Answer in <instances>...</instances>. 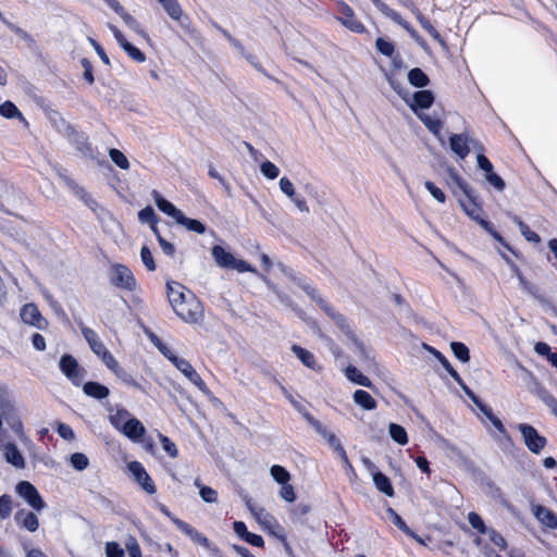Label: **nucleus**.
<instances>
[{
	"label": "nucleus",
	"instance_id": "nucleus-1",
	"mask_svg": "<svg viewBox=\"0 0 557 557\" xmlns=\"http://www.w3.org/2000/svg\"><path fill=\"white\" fill-rule=\"evenodd\" d=\"M407 101L405 103L411 109L417 117L424 124V126L436 137L440 138L443 122L436 111L432 115L423 112L425 109H430L434 103L435 96L432 90L422 89L413 92L412 95L408 91V96L405 97Z\"/></svg>",
	"mask_w": 557,
	"mask_h": 557
},
{
	"label": "nucleus",
	"instance_id": "nucleus-2",
	"mask_svg": "<svg viewBox=\"0 0 557 557\" xmlns=\"http://www.w3.org/2000/svg\"><path fill=\"white\" fill-rule=\"evenodd\" d=\"M211 256L215 264L221 269H232L239 273L251 272L256 275L259 274V271L255 267L245 260L235 258L231 251L226 250L221 245H214L211 248Z\"/></svg>",
	"mask_w": 557,
	"mask_h": 557
},
{
	"label": "nucleus",
	"instance_id": "nucleus-3",
	"mask_svg": "<svg viewBox=\"0 0 557 557\" xmlns=\"http://www.w3.org/2000/svg\"><path fill=\"white\" fill-rule=\"evenodd\" d=\"M324 312L334 321L338 329L352 343L354 351L359 355L360 358L368 359L369 356L367 348L355 334L354 329L348 322L347 318L341 312L336 311L332 306H324Z\"/></svg>",
	"mask_w": 557,
	"mask_h": 557
},
{
	"label": "nucleus",
	"instance_id": "nucleus-4",
	"mask_svg": "<svg viewBox=\"0 0 557 557\" xmlns=\"http://www.w3.org/2000/svg\"><path fill=\"white\" fill-rule=\"evenodd\" d=\"M0 412L15 432L23 429L16 414L14 394L4 383H0Z\"/></svg>",
	"mask_w": 557,
	"mask_h": 557
},
{
	"label": "nucleus",
	"instance_id": "nucleus-5",
	"mask_svg": "<svg viewBox=\"0 0 557 557\" xmlns=\"http://www.w3.org/2000/svg\"><path fill=\"white\" fill-rule=\"evenodd\" d=\"M174 312L187 323H197L203 317L201 302L191 292H188V298L177 305L172 306Z\"/></svg>",
	"mask_w": 557,
	"mask_h": 557
},
{
	"label": "nucleus",
	"instance_id": "nucleus-6",
	"mask_svg": "<svg viewBox=\"0 0 557 557\" xmlns=\"http://www.w3.org/2000/svg\"><path fill=\"white\" fill-rule=\"evenodd\" d=\"M159 350L172 361V363L180 370L193 384H195L201 392H208V387L194 367L186 359L180 358L174 355H169L163 345H157Z\"/></svg>",
	"mask_w": 557,
	"mask_h": 557
},
{
	"label": "nucleus",
	"instance_id": "nucleus-7",
	"mask_svg": "<svg viewBox=\"0 0 557 557\" xmlns=\"http://www.w3.org/2000/svg\"><path fill=\"white\" fill-rule=\"evenodd\" d=\"M517 429L521 433L527 448L534 455H540L547 445V438L539 433L531 424L519 423Z\"/></svg>",
	"mask_w": 557,
	"mask_h": 557
},
{
	"label": "nucleus",
	"instance_id": "nucleus-8",
	"mask_svg": "<svg viewBox=\"0 0 557 557\" xmlns=\"http://www.w3.org/2000/svg\"><path fill=\"white\" fill-rule=\"evenodd\" d=\"M109 281L117 288L133 292L136 288V280L132 271L124 264L115 263L109 270Z\"/></svg>",
	"mask_w": 557,
	"mask_h": 557
},
{
	"label": "nucleus",
	"instance_id": "nucleus-9",
	"mask_svg": "<svg viewBox=\"0 0 557 557\" xmlns=\"http://www.w3.org/2000/svg\"><path fill=\"white\" fill-rule=\"evenodd\" d=\"M60 371L76 386L83 382L86 371L81 368L77 360L70 354H64L59 362Z\"/></svg>",
	"mask_w": 557,
	"mask_h": 557
},
{
	"label": "nucleus",
	"instance_id": "nucleus-10",
	"mask_svg": "<svg viewBox=\"0 0 557 557\" xmlns=\"http://www.w3.org/2000/svg\"><path fill=\"white\" fill-rule=\"evenodd\" d=\"M15 491L18 496H21L34 510L41 511L46 507V503L40 496L38 490L30 482H18Z\"/></svg>",
	"mask_w": 557,
	"mask_h": 557
},
{
	"label": "nucleus",
	"instance_id": "nucleus-11",
	"mask_svg": "<svg viewBox=\"0 0 557 557\" xmlns=\"http://www.w3.org/2000/svg\"><path fill=\"white\" fill-rule=\"evenodd\" d=\"M127 469L133 475L135 482L140 485V487L148 493L149 495H152L157 492L156 484L151 476L148 474L144 466L139 461H131L127 465Z\"/></svg>",
	"mask_w": 557,
	"mask_h": 557
},
{
	"label": "nucleus",
	"instance_id": "nucleus-12",
	"mask_svg": "<svg viewBox=\"0 0 557 557\" xmlns=\"http://www.w3.org/2000/svg\"><path fill=\"white\" fill-rule=\"evenodd\" d=\"M338 16L337 20L349 30L356 34H363L366 32L364 25L356 17L354 10L345 2L337 5Z\"/></svg>",
	"mask_w": 557,
	"mask_h": 557
},
{
	"label": "nucleus",
	"instance_id": "nucleus-13",
	"mask_svg": "<svg viewBox=\"0 0 557 557\" xmlns=\"http://www.w3.org/2000/svg\"><path fill=\"white\" fill-rule=\"evenodd\" d=\"M168 15L178 22L180 26L187 32L191 30V22L187 15H184L183 9L177 0H158Z\"/></svg>",
	"mask_w": 557,
	"mask_h": 557
},
{
	"label": "nucleus",
	"instance_id": "nucleus-14",
	"mask_svg": "<svg viewBox=\"0 0 557 557\" xmlns=\"http://www.w3.org/2000/svg\"><path fill=\"white\" fill-rule=\"evenodd\" d=\"M176 528L183 532L185 535H187L194 543L202 546L207 550L210 552H218V548H212V544L209 541V539L197 531L194 527H191L189 523L185 522L184 520H176L175 521Z\"/></svg>",
	"mask_w": 557,
	"mask_h": 557
},
{
	"label": "nucleus",
	"instance_id": "nucleus-15",
	"mask_svg": "<svg viewBox=\"0 0 557 557\" xmlns=\"http://www.w3.org/2000/svg\"><path fill=\"white\" fill-rule=\"evenodd\" d=\"M20 315L23 322L39 330H44L48 325V321L41 315L38 307L35 304L24 305L21 309Z\"/></svg>",
	"mask_w": 557,
	"mask_h": 557
},
{
	"label": "nucleus",
	"instance_id": "nucleus-16",
	"mask_svg": "<svg viewBox=\"0 0 557 557\" xmlns=\"http://www.w3.org/2000/svg\"><path fill=\"white\" fill-rule=\"evenodd\" d=\"M471 194H472V197L466 196L467 200L466 201L459 200V202H460V206L462 207L463 211L466 212V214L480 225V222L486 221V220L481 216V213L483 212V210H482L479 195L476 194L475 190H472Z\"/></svg>",
	"mask_w": 557,
	"mask_h": 557
},
{
	"label": "nucleus",
	"instance_id": "nucleus-17",
	"mask_svg": "<svg viewBox=\"0 0 557 557\" xmlns=\"http://www.w3.org/2000/svg\"><path fill=\"white\" fill-rule=\"evenodd\" d=\"M506 260L507 262L509 263L513 274L517 276V278L519 280V283H520V286L528 293L530 294L532 297H534L537 301H540L541 304H546L547 300L546 298L540 293V289L536 285L530 283L529 281H527V278L524 277V275L522 274V272L520 271L519 267L512 262L509 258L506 257Z\"/></svg>",
	"mask_w": 557,
	"mask_h": 557
},
{
	"label": "nucleus",
	"instance_id": "nucleus-18",
	"mask_svg": "<svg viewBox=\"0 0 557 557\" xmlns=\"http://www.w3.org/2000/svg\"><path fill=\"white\" fill-rule=\"evenodd\" d=\"M473 140L469 138V136L465 133L462 134H451L449 137V146L454 153H456L460 159H465L469 152V143Z\"/></svg>",
	"mask_w": 557,
	"mask_h": 557
},
{
	"label": "nucleus",
	"instance_id": "nucleus-19",
	"mask_svg": "<svg viewBox=\"0 0 557 557\" xmlns=\"http://www.w3.org/2000/svg\"><path fill=\"white\" fill-rule=\"evenodd\" d=\"M67 136L72 144L76 147L78 151H81L85 156L92 154V148L90 143L88 141V137L84 133L77 132L73 126L67 125Z\"/></svg>",
	"mask_w": 557,
	"mask_h": 557
},
{
	"label": "nucleus",
	"instance_id": "nucleus-20",
	"mask_svg": "<svg viewBox=\"0 0 557 557\" xmlns=\"http://www.w3.org/2000/svg\"><path fill=\"white\" fill-rule=\"evenodd\" d=\"M112 372L125 385L134 387L135 389H137L141 393H147V388H146L147 381L144 380L143 377H140L139 380L134 377L129 371L120 367V364Z\"/></svg>",
	"mask_w": 557,
	"mask_h": 557
},
{
	"label": "nucleus",
	"instance_id": "nucleus-21",
	"mask_svg": "<svg viewBox=\"0 0 557 557\" xmlns=\"http://www.w3.org/2000/svg\"><path fill=\"white\" fill-rule=\"evenodd\" d=\"M121 431L133 442L140 441L146 433L144 424L137 418H128L123 424Z\"/></svg>",
	"mask_w": 557,
	"mask_h": 557
},
{
	"label": "nucleus",
	"instance_id": "nucleus-22",
	"mask_svg": "<svg viewBox=\"0 0 557 557\" xmlns=\"http://www.w3.org/2000/svg\"><path fill=\"white\" fill-rule=\"evenodd\" d=\"M151 195L157 208L164 214L173 218L175 222H177L178 216H181L183 212L177 209L171 201L165 199L158 190H152Z\"/></svg>",
	"mask_w": 557,
	"mask_h": 557
},
{
	"label": "nucleus",
	"instance_id": "nucleus-23",
	"mask_svg": "<svg viewBox=\"0 0 557 557\" xmlns=\"http://www.w3.org/2000/svg\"><path fill=\"white\" fill-rule=\"evenodd\" d=\"M14 519L17 525H20L23 529H26L29 532L37 531L39 527L37 516L34 512L27 511L25 509L17 510L15 512Z\"/></svg>",
	"mask_w": 557,
	"mask_h": 557
},
{
	"label": "nucleus",
	"instance_id": "nucleus-24",
	"mask_svg": "<svg viewBox=\"0 0 557 557\" xmlns=\"http://www.w3.org/2000/svg\"><path fill=\"white\" fill-rule=\"evenodd\" d=\"M78 325L82 335L84 336L85 341L88 343L90 349L95 355H98L106 348L104 344L92 329L86 326L83 322H79Z\"/></svg>",
	"mask_w": 557,
	"mask_h": 557
},
{
	"label": "nucleus",
	"instance_id": "nucleus-25",
	"mask_svg": "<svg viewBox=\"0 0 557 557\" xmlns=\"http://www.w3.org/2000/svg\"><path fill=\"white\" fill-rule=\"evenodd\" d=\"M290 350L294 355L301 361V363L311 369V370H321V367L318 364L314 355L306 348L297 344H293Z\"/></svg>",
	"mask_w": 557,
	"mask_h": 557
},
{
	"label": "nucleus",
	"instance_id": "nucleus-26",
	"mask_svg": "<svg viewBox=\"0 0 557 557\" xmlns=\"http://www.w3.org/2000/svg\"><path fill=\"white\" fill-rule=\"evenodd\" d=\"M476 408L486 417V419L493 424V426L499 433H502L504 435L506 441L511 444L512 443L511 437L509 436V434H508L506 428L504 426L502 420L494 414L492 408L490 406H487L486 404H484V403L478 404Z\"/></svg>",
	"mask_w": 557,
	"mask_h": 557
},
{
	"label": "nucleus",
	"instance_id": "nucleus-27",
	"mask_svg": "<svg viewBox=\"0 0 557 557\" xmlns=\"http://www.w3.org/2000/svg\"><path fill=\"white\" fill-rule=\"evenodd\" d=\"M257 276L260 277L264 282L267 287L276 296L277 300L283 306L290 308L293 310L296 308V305L294 304L293 299L287 294L280 290V288L267 275L261 274L259 272V274Z\"/></svg>",
	"mask_w": 557,
	"mask_h": 557
},
{
	"label": "nucleus",
	"instance_id": "nucleus-28",
	"mask_svg": "<svg viewBox=\"0 0 557 557\" xmlns=\"http://www.w3.org/2000/svg\"><path fill=\"white\" fill-rule=\"evenodd\" d=\"M184 289L185 287L178 282L166 283V293L171 307L188 298V293L186 294Z\"/></svg>",
	"mask_w": 557,
	"mask_h": 557
},
{
	"label": "nucleus",
	"instance_id": "nucleus-29",
	"mask_svg": "<svg viewBox=\"0 0 557 557\" xmlns=\"http://www.w3.org/2000/svg\"><path fill=\"white\" fill-rule=\"evenodd\" d=\"M0 115L9 120L17 119L26 128L29 126L28 121L24 117L18 108L10 100L0 104Z\"/></svg>",
	"mask_w": 557,
	"mask_h": 557
},
{
	"label": "nucleus",
	"instance_id": "nucleus-30",
	"mask_svg": "<svg viewBox=\"0 0 557 557\" xmlns=\"http://www.w3.org/2000/svg\"><path fill=\"white\" fill-rule=\"evenodd\" d=\"M83 392L95 399L101 400L109 396L110 389L99 382L89 381L83 385Z\"/></svg>",
	"mask_w": 557,
	"mask_h": 557
},
{
	"label": "nucleus",
	"instance_id": "nucleus-31",
	"mask_svg": "<svg viewBox=\"0 0 557 557\" xmlns=\"http://www.w3.org/2000/svg\"><path fill=\"white\" fill-rule=\"evenodd\" d=\"M4 456L5 460L15 468L23 469L25 467L24 457L15 444L9 443L5 445Z\"/></svg>",
	"mask_w": 557,
	"mask_h": 557
},
{
	"label": "nucleus",
	"instance_id": "nucleus-32",
	"mask_svg": "<svg viewBox=\"0 0 557 557\" xmlns=\"http://www.w3.org/2000/svg\"><path fill=\"white\" fill-rule=\"evenodd\" d=\"M373 483L375 487L383 494L388 497H393L395 495V491L391 479L381 472L380 470L372 475Z\"/></svg>",
	"mask_w": 557,
	"mask_h": 557
},
{
	"label": "nucleus",
	"instance_id": "nucleus-33",
	"mask_svg": "<svg viewBox=\"0 0 557 557\" xmlns=\"http://www.w3.org/2000/svg\"><path fill=\"white\" fill-rule=\"evenodd\" d=\"M535 517L547 528L557 529V515L553 510L544 506H537Z\"/></svg>",
	"mask_w": 557,
	"mask_h": 557
},
{
	"label": "nucleus",
	"instance_id": "nucleus-34",
	"mask_svg": "<svg viewBox=\"0 0 557 557\" xmlns=\"http://www.w3.org/2000/svg\"><path fill=\"white\" fill-rule=\"evenodd\" d=\"M508 216L512 220V222L515 224H517L520 233L528 242L535 243V244L541 242L540 235L537 233L531 231L530 227L521 220L520 216L512 214V213H508Z\"/></svg>",
	"mask_w": 557,
	"mask_h": 557
},
{
	"label": "nucleus",
	"instance_id": "nucleus-35",
	"mask_svg": "<svg viewBox=\"0 0 557 557\" xmlns=\"http://www.w3.org/2000/svg\"><path fill=\"white\" fill-rule=\"evenodd\" d=\"M352 398L355 404L364 410H373L376 408V400L367 391H355Z\"/></svg>",
	"mask_w": 557,
	"mask_h": 557
},
{
	"label": "nucleus",
	"instance_id": "nucleus-36",
	"mask_svg": "<svg viewBox=\"0 0 557 557\" xmlns=\"http://www.w3.org/2000/svg\"><path fill=\"white\" fill-rule=\"evenodd\" d=\"M345 375L350 382H352L355 384H358V385H361L364 387H369V388L372 387L371 380L368 376H366L364 374H362L355 366L349 364L345 369Z\"/></svg>",
	"mask_w": 557,
	"mask_h": 557
},
{
	"label": "nucleus",
	"instance_id": "nucleus-37",
	"mask_svg": "<svg viewBox=\"0 0 557 557\" xmlns=\"http://www.w3.org/2000/svg\"><path fill=\"white\" fill-rule=\"evenodd\" d=\"M298 286L324 311V306H331L319 294L318 289L310 285L306 278H299Z\"/></svg>",
	"mask_w": 557,
	"mask_h": 557
},
{
	"label": "nucleus",
	"instance_id": "nucleus-38",
	"mask_svg": "<svg viewBox=\"0 0 557 557\" xmlns=\"http://www.w3.org/2000/svg\"><path fill=\"white\" fill-rule=\"evenodd\" d=\"M407 77L409 84L416 88H424L430 84L429 76L420 67L411 69Z\"/></svg>",
	"mask_w": 557,
	"mask_h": 557
},
{
	"label": "nucleus",
	"instance_id": "nucleus-39",
	"mask_svg": "<svg viewBox=\"0 0 557 557\" xmlns=\"http://www.w3.org/2000/svg\"><path fill=\"white\" fill-rule=\"evenodd\" d=\"M176 223L184 226L189 232H195L197 234H205L207 231V226L201 221L187 218L184 213L178 216V221Z\"/></svg>",
	"mask_w": 557,
	"mask_h": 557
},
{
	"label": "nucleus",
	"instance_id": "nucleus-40",
	"mask_svg": "<svg viewBox=\"0 0 557 557\" xmlns=\"http://www.w3.org/2000/svg\"><path fill=\"white\" fill-rule=\"evenodd\" d=\"M533 393L550 409L557 406V398L541 383L535 382Z\"/></svg>",
	"mask_w": 557,
	"mask_h": 557
},
{
	"label": "nucleus",
	"instance_id": "nucleus-41",
	"mask_svg": "<svg viewBox=\"0 0 557 557\" xmlns=\"http://www.w3.org/2000/svg\"><path fill=\"white\" fill-rule=\"evenodd\" d=\"M0 21L15 35H17L21 39H23L28 46H33L35 44V40L33 36L17 26L16 24L10 22L4 15H2V18Z\"/></svg>",
	"mask_w": 557,
	"mask_h": 557
},
{
	"label": "nucleus",
	"instance_id": "nucleus-42",
	"mask_svg": "<svg viewBox=\"0 0 557 557\" xmlns=\"http://www.w3.org/2000/svg\"><path fill=\"white\" fill-rule=\"evenodd\" d=\"M0 21L15 35H17L21 39H23L28 46H33L35 44V40L33 36L17 26L16 24L10 22L4 15H2V18Z\"/></svg>",
	"mask_w": 557,
	"mask_h": 557
},
{
	"label": "nucleus",
	"instance_id": "nucleus-43",
	"mask_svg": "<svg viewBox=\"0 0 557 557\" xmlns=\"http://www.w3.org/2000/svg\"><path fill=\"white\" fill-rule=\"evenodd\" d=\"M388 432L394 442L399 445H406L408 443V434L404 426L397 423H389Z\"/></svg>",
	"mask_w": 557,
	"mask_h": 557
},
{
	"label": "nucleus",
	"instance_id": "nucleus-44",
	"mask_svg": "<svg viewBox=\"0 0 557 557\" xmlns=\"http://www.w3.org/2000/svg\"><path fill=\"white\" fill-rule=\"evenodd\" d=\"M116 14H119L121 16V18L124 21V23L127 25L128 28L136 32L137 34L146 35L145 32L143 30L139 22L134 16H132L128 12H126L123 7L120 8L119 11H116Z\"/></svg>",
	"mask_w": 557,
	"mask_h": 557
},
{
	"label": "nucleus",
	"instance_id": "nucleus-45",
	"mask_svg": "<svg viewBox=\"0 0 557 557\" xmlns=\"http://www.w3.org/2000/svg\"><path fill=\"white\" fill-rule=\"evenodd\" d=\"M384 76L386 81L388 82L389 86L393 88V90L404 100L407 101L405 97L408 96V89L405 88L400 82L395 77V75L392 72L384 71Z\"/></svg>",
	"mask_w": 557,
	"mask_h": 557
},
{
	"label": "nucleus",
	"instance_id": "nucleus-46",
	"mask_svg": "<svg viewBox=\"0 0 557 557\" xmlns=\"http://www.w3.org/2000/svg\"><path fill=\"white\" fill-rule=\"evenodd\" d=\"M450 349L454 356L461 362L466 363L470 360V350L463 343L451 342Z\"/></svg>",
	"mask_w": 557,
	"mask_h": 557
},
{
	"label": "nucleus",
	"instance_id": "nucleus-47",
	"mask_svg": "<svg viewBox=\"0 0 557 557\" xmlns=\"http://www.w3.org/2000/svg\"><path fill=\"white\" fill-rule=\"evenodd\" d=\"M449 178L461 189L465 196L472 197V187L468 185V183L457 173L455 169H448Z\"/></svg>",
	"mask_w": 557,
	"mask_h": 557
},
{
	"label": "nucleus",
	"instance_id": "nucleus-48",
	"mask_svg": "<svg viewBox=\"0 0 557 557\" xmlns=\"http://www.w3.org/2000/svg\"><path fill=\"white\" fill-rule=\"evenodd\" d=\"M371 2L385 16L389 17L395 23H400V14L397 11L391 9L382 0H371Z\"/></svg>",
	"mask_w": 557,
	"mask_h": 557
},
{
	"label": "nucleus",
	"instance_id": "nucleus-49",
	"mask_svg": "<svg viewBox=\"0 0 557 557\" xmlns=\"http://www.w3.org/2000/svg\"><path fill=\"white\" fill-rule=\"evenodd\" d=\"M371 2L385 16L389 17L395 23H400V14L397 11L391 9L382 0H371Z\"/></svg>",
	"mask_w": 557,
	"mask_h": 557
},
{
	"label": "nucleus",
	"instance_id": "nucleus-50",
	"mask_svg": "<svg viewBox=\"0 0 557 557\" xmlns=\"http://www.w3.org/2000/svg\"><path fill=\"white\" fill-rule=\"evenodd\" d=\"M480 226L487 232L496 242H498L503 247L508 250H511L509 244L505 240V238L495 230L493 224L490 221L480 222Z\"/></svg>",
	"mask_w": 557,
	"mask_h": 557
},
{
	"label": "nucleus",
	"instance_id": "nucleus-51",
	"mask_svg": "<svg viewBox=\"0 0 557 557\" xmlns=\"http://www.w3.org/2000/svg\"><path fill=\"white\" fill-rule=\"evenodd\" d=\"M270 473L272 478L281 485L288 483V481L290 480L289 472L283 466L280 465L272 466L270 469Z\"/></svg>",
	"mask_w": 557,
	"mask_h": 557
},
{
	"label": "nucleus",
	"instance_id": "nucleus-52",
	"mask_svg": "<svg viewBox=\"0 0 557 557\" xmlns=\"http://www.w3.org/2000/svg\"><path fill=\"white\" fill-rule=\"evenodd\" d=\"M256 519L260 524L270 531L273 527H280L275 518L261 507L259 508V513L256 516Z\"/></svg>",
	"mask_w": 557,
	"mask_h": 557
},
{
	"label": "nucleus",
	"instance_id": "nucleus-53",
	"mask_svg": "<svg viewBox=\"0 0 557 557\" xmlns=\"http://www.w3.org/2000/svg\"><path fill=\"white\" fill-rule=\"evenodd\" d=\"M386 513L388 518L392 520V522L404 533L411 535L412 531L409 529L405 520L392 508L388 507L386 509Z\"/></svg>",
	"mask_w": 557,
	"mask_h": 557
},
{
	"label": "nucleus",
	"instance_id": "nucleus-54",
	"mask_svg": "<svg viewBox=\"0 0 557 557\" xmlns=\"http://www.w3.org/2000/svg\"><path fill=\"white\" fill-rule=\"evenodd\" d=\"M109 156L112 162L122 170H127L129 168V162L126 156L119 149L111 148L109 150Z\"/></svg>",
	"mask_w": 557,
	"mask_h": 557
},
{
	"label": "nucleus",
	"instance_id": "nucleus-55",
	"mask_svg": "<svg viewBox=\"0 0 557 557\" xmlns=\"http://www.w3.org/2000/svg\"><path fill=\"white\" fill-rule=\"evenodd\" d=\"M159 441L163 450L171 457L176 458L178 455V449L174 442H172L166 435L162 433H158Z\"/></svg>",
	"mask_w": 557,
	"mask_h": 557
},
{
	"label": "nucleus",
	"instance_id": "nucleus-56",
	"mask_svg": "<svg viewBox=\"0 0 557 557\" xmlns=\"http://www.w3.org/2000/svg\"><path fill=\"white\" fill-rule=\"evenodd\" d=\"M138 220L141 223H147L149 225L158 224L159 221L153 208L150 206L145 207L138 212Z\"/></svg>",
	"mask_w": 557,
	"mask_h": 557
},
{
	"label": "nucleus",
	"instance_id": "nucleus-57",
	"mask_svg": "<svg viewBox=\"0 0 557 557\" xmlns=\"http://www.w3.org/2000/svg\"><path fill=\"white\" fill-rule=\"evenodd\" d=\"M70 462H71V466L77 471L85 470L89 465V460H88L87 456L83 453L72 454L70 457Z\"/></svg>",
	"mask_w": 557,
	"mask_h": 557
},
{
	"label": "nucleus",
	"instance_id": "nucleus-58",
	"mask_svg": "<svg viewBox=\"0 0 557 557\" xmlns=\"http://www.w3.org/2000/svg\"><path fill=\"white\" fill-rule=\"evenodd\" d=\"M468 521L470 525L476 530L480 534H486L490 529L486 528L483 519L476 512H470L468 515Z\"/></svg>",
	"mask_w": 557,
	"mask_h": 557
},
{
	"label": "nucleus",
	"instance_id": "nucleus-59",
	"mask_svg": "<svg viewBox=\"0 0 557 557\" xmlns=\"http://www.w3.org/2000/svg\"><path fill=\"white\" fill-rule=\"evenodd\" d=\"M260 171L269 180H275L280 175V169L269 160L261 163Z\"/></svg>",
	"mask_w": 557,
	"mask_h": 557
},
{
	"label": "nucleus",
	"instance_id": "nucleus-60",
	"mask_svg": "<svg viewBox=\"0 0 557 557\" xmlns=\"http://www.w3.org/2000/svg\"><path fill=\"white\" fill-rule=\"evenodd\" d=\"M421 27L435 40L442 42V37L430 21L421 13L417 16Z\"/></svg>",
	"mask_w": 557,
	"mask_h": 557
},
{
	"label": "nucleus",
	"instance_id": "nucleus-61",
	"mask_svg": "<svg viewBox=\"0 0 557 557\" xmlns=\"http://www.w3.org/2000/svg\"><path fill=\"white\" fill-rule=\"evenodd\" d=\"M375 47L380 53L385 57L392 58L395 52V47L393 42L384 39L383 37H379L375 41Z\"/></svg>",
	"mask_w": 557,
	"mask_h": 557
},
{
	"label": "nucleus",
	"instance_id": "nucleus-62",
	"mask_svg": "<svg viewBox=\"0 0 557 557\" xmlns=\"http://www.w3.org/2000/svg\"><path fill=\"white\" fill-rule=\"evenodd\" d=\"M12 512V498L8 494L0 496V518L7 519Z\"/></svg>",
	"mask_w": 557,
	"mask_h": 557
},
{
	"label": "nucleus",
	"instance_id": "nucleus-63",
	"mask_svg": "<svg viewBox=\"0 0 557 557\" xmlns=\"http://www.w3.org/2000/svg\"><path fill=\"white\" fill-rule=\"evenodd\" d=\"M140 259L148 271L156 270V262L151 250L147 246H143L140 249Z\"/></svg>",
	"mask_w": 557,
	"mask_h": 557
},
{
	"label": "nucleus",
	"instance_id": "nucleus-64",
	"mask_svg": "<svg viewBox=\"0 0 557 557\" xmlns=\"http://www.w3.org/2000/svg\"><path fill=\"white\" fill-rule=\"evenodd\" d=\"M124 549L117 542L106 543V555L107 557H124Z\"/></svg>",
	"mask_w": 557,
	"mask_h": 557
}]
</instances>
